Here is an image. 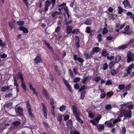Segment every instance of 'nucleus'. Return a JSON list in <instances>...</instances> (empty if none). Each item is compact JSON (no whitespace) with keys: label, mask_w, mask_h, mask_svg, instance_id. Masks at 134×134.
<instances>
[{"label":"nucleus","mask_w":134,"mask_h":134,"mask_svg":"<svg viewBox=\"0 0 134 134\" xmlns=\"http://www.w3.org/2000/svg\"><path fill=\"white\" fill-rule=\"evenodd\" d=\"M90 121L92 123V124L93 125L96 126L97 125V123L93 120H90Z\"/></svg>","instance_id":"obj_64"},{"label":"nucleus","mask_w":134,"mask_h":134,"mask_svg":"<svg viewBox=\"0 0 134 134\" xmlns=\"http://www.w3.org/2000/svg\"><path fill=\"white\" fill-rule=\"evenodd\" d=\"M61 29L60 27L57 26L55 29V31L57 33H58L60 31Z\"/></svg>","instance_id":"obj_61"},{"label":"nucleus","mask_w":134,"mask_h":134,"mask_svg":"<svg viewBox=\"0 0 134 134\" xmlns=\"http://www.w3.org/2000/svg\"><path fill=\"white\" fill-rule=\"evenodd\" d=\"M17 111L20 115L23 116L24 113L23 112V109L20 106L18 107L17 108Z\"/></svg>","instance_id":"obj_12"},{"label":"nucleus","mask_w":134,"mask_h":134,"mask_svg":"<svg viewBox=\"0 0 134 134\" xmlns=\"http://www.w3.org/2000/svg\"><path fill=\"white\" fill-rule=\"evenodd\" d=\"M75 37L77 40V41L75 43V45L77 48H79L80 47V39L79 37L77 36H76Z\"/></svg>","instance_id":"obj_16"},{"label":"nucleus","mask_w":134,"mask_h":134,"mask_svg":"<svg viewBox=\"0 0 134 134\" xmlns=\"http://www.w3.org/2000/svg\"><path fill=\"white\" fill-rule=\"evenodd\" d=\"M108 32V30L107 29L106 27H104L103 30L102 34H103L104 35L107 33Z\"/></svg>","instance_id":"obj_60"},{"label":"nucleus","mask_w":134,"mask_h":134,"mask_svg":"<svg viewBox=\"0 0 134 134\" xmlns=\"http://www.w3.org/2000/svg\"><path fill=\"white\" fill-rule=\"evenodd\" d=\"M66 108V106L65 105H62L59 108V110L62 112H63L65 110Z\"/></svg>","instance_id":"obj_28"},{"label":"nucleus","mask_w":134,"mask_h":134,"mask_svg":"<svg viewBox=\"0 0 134 134\" xmlns=\"http://www.w3.org/2000/svg\"><path fill=\"white\" fill-rule=\"evenodd\" d=\"M106 96V92H104L102 93L100 95V98H101L103 99Z\"/></svg>","instance_id":"obj_54"},{"label":"nucleus","mask_w":134,"mask_h":134,"mask_svg":"<svg viewBox=\"0 0 134 134\" xmlns=\"http://www.w3.org/2000/svg\"><path fill=\"white\" fill-rule=\"evenodd\" d=\"M127 63H129L133 59L131 52L127 53Z\"/></svg>","instance_id":"obj_9"},{"label":"nucleus","mask_w":134,"mask_h":134,"mask_svg":"<svg viewBox=\"0 0 134 134\" xmlns=\"http://www.w3.org/2000/svg\"><path fill=\"white\" fill-rule=\"evenodd\" d=\"M134 65V64L133 63H132L128 67L127 69L126 70V71L129 74H131L130 71L133 68Z\"/></svg>","instance_id":"obj_15"},{"label":"nucleus","mask_w":134,"mask_h":134,"mask_svg":"<svg viewBox=\"0 0 134 134\" xmlns=\"http://www.w3.org/2000/svg\"><path fill=\"white\" fill-rule=\"evenodd\" d=\"M86 93V91H84L81 92L80 97L81 99L83 100L84 99V98L85 97Z\"/></svg>","instance_id":"obj_29"},{"label":"nucleus","mask_w":134,"mask_h":134,"mask_svg":"<svg viewBox=\"0 0 134 134\" xmlns=\"http://www.w3.org/2000/svg\"><path fill=\"white\" fill-rule=\"evenodd\" d=\"M13 104V103L12 102L9 103H8L5 104L4 105V107L5 108H8L9 107L12 105Z\"/></svg>","instance_id":"obj_41"},{"label":"nucleus","mask_w":134,"mask_h":134,"mask_svg":"<svg viewBox=\"0 0 134 134\" xmlns=\"http://www.w3.org/2000/svg\"><path fill=\"white\" fill-rule=\"evenodd\" d=\"M108 65L107 63H105L103 65V69L104 70H106L108 68Z\"/></svg>","instance_id":"obj_53"},{"label":"nucleus","mask_w":134,"mask_h":134,"mask_svg":"<svg viewBox=\"0 0 134 134\" xmlns=\"http://www.w3.org/2000/svg\"><path fill=\"white\" fill-rule=\"evenodd\" d=\"M80 80V78L79 77H76L74 79V82L75 83H77L79 82Z\"/></svg>","instance_id":"obj_59"},{"label":"nucleus","mask_w":134,"mask_h":134,"mask_svg":"<svg viewBox=\"0 0 134 134\" xmlns=\"http://www.w3.org/2000/svg\"><path fill=\"white\" fill-rule=\"evenodd\" d=\"M13 80L14 81V85L16 86V87H19V85L17 83V81L15 76H13Z\"/></svg>","instance_id":"obj_34"},{"label":"nucleus","mask_w":134,"mask_h":134,"mask_svg":"<svg viewBox=\"0 0 134 134\" xmlns=\"http://www.w3.org/2000/svg\"><path fill=\"white\" fill-rule=\"evenodd\" d=\"M62 79L64 84L67 88V89L69 90V91L70 92H72V90L71 87L69 83L67 81L65 80L64 78H63Z\"/></svg>","instance_id":"obj_3"},{"label":"nucleus","mask_w":134,"mask_h":134,"mask_svg":"<svg viewBox=\"0 0 134 134\" xmlns=\"http://www.w3.org/2000/svg\"><path fill=\"white\" fill-rule=\"evenodd\" d=\"M131 87V85L129 84L126 85L125 87V91H129Z\"/></svg>","instance_id":"obj_46"},{"label":"nucleus","mask_w":134,"mask_h":134,"mask_svg":"<svg viewBox=\"0 0 134 134\" xmlns=\"http://www.w3.org/2000/svg\"><path fill=\"white\" fill-rule=\"evenodd\" d=\"M127 45L126 43L119 46L118 49L119 50L124 49L127 48Z\"/></svg>","instance_id":"obj_17"},{"label":"nucleus","mask_w":134,"mask_h":134,"mask_svg":"<svg viewBox=\"0 0 134 134\" xmlns=\"http://www.w3.org/2000/svg\"><path fill=\"white\" fill-rule=\"evenodd\" d=\"M134 43V39H131L130 41L128 42V43H126L127 44V45L128 46L130 44H132Z\"/></svg>","instance_id":"obj_62"},{"label":"nucleus","mask_w":134,"mask_h":134,"mask_svg":"<svg viewBox=\"0 0 134 134\" xmlns=\"http://www.w3.org/2000/svg\"><path fill=\"white\" fill-rule=\"evenodd\" d=\"M18 25L19 26H22L24 25V22L23 21H18L16 22Z\"/></svg>","instance_id":"obj_45"},{"label":"nucleus","mask_w":134,"mask_h":134,"mask_svg":"<svg viewBox=\"0 0 134 134\" xmlns=\"http://www.w3.org/2000/svg\"><path fill=\"white\" fill-rule=\"evenodd\" d=\"M92 23V21L91 19H87L85 22V24L87 25H90Z\"/></svg>","instance_id":"obj_27"},{"label":"nucleus","mask_w":134,"mask_h":134,"mask_svg":"<svg viewBox=\"0 0 134 134\" xmlns=\"http://www.w3.org/2000/svg\"><path fill=\"white\" fill-rule=\"evenodd\" d=\"M125 88V85L124 84H121L118 86V88L120 90H122Z\"/></svg>","instance_id":"obj_47"},{"label":"nucleus","mask_w":134,"mask_h":134,"mask_svg":"<svg viewBox=\"0 0 134 134\" xmlns=\"http://www.w3.org/2000/svg\"><path fill=\"white\" fill-rule=\"evenodd\" d=\"M101 118V116H98L95 118L94 119L95 121L97 122H98L100 120Z\"/></svg>","instance_id":"obj_55"},{"label":"nucleus","mask_w":134,"mask_h":134,"mask_svg":"<svg viewBox=\"0 0 134 134\" xmlns=\"http://www.w3.org/2000/svg\"><path fill=\"white\" fill-rule=\"evenodd\" d=\"M104 126L103 124H99L98 128V130L99 131H100L104 129Z\"/></svg>","instance_id":"obj_36"},{"label":"nucleus","mask_w":134,"mask_h":134,"mask_svg":"<svg viewBox=\"0 0 134 134\" xmlns=\"http://www.w3.org/2000/svg\"><path fill=\"white\" fill-rule=\"evenodd\" d=\"M113 93L112 92H109L107 93L106 95L108 96L109 97H110L113 96Z\"/></svg>","instance_id":"obj_48"},{"label":"nucleus","mask_w":134,"mask_h":134,"mask_svg":"<svg viewBox=\"0 0 134 134\" xmlns=\"http://www.w3.org/2000/svg\"><path fill=\"white\" fill-rule=\"evenodd\" d=\"M97 39L99 42H101L102 40V35L100 34L98 35L97 37Z\"/></svg>","instance_id":"obj_44"},{"label":"nucleus","mask_w":134,"mask_h":134,"mask_svg":"<svg viewBox=\"0 0 134 134\" xmlns=\"http://www.w3.org/2000/svg\"><path fill=\"white\" fill-rule=\"evenodd\" d=\"M80 134V133L78 131L76 130H74V132H72V131H70V134Z\"/></svg>","instance_id":"obj_58"},{"label":"nucleus","mask_w":134,"mask_h":134,"mask_svg":"<svg viewBox=\"0 0 134 134\" xmlns=\"http://www.w3.org/2000/svg\"><path fill=\"white\" fill-rule=\"evenodd\" d=\"M9 87H7L5 86H4L1 88V91L2 92H5L9 89Z\"/></svg>","instance_id":"obj_33"},{"label":"nucleus","mask_w":134,"mask_h":134,"mask_svg":"<svg viewBox=\"0 0 134 134\" xmlns=\"http://www.w3.org/2000/svg\"><path fill=\"white\" fill-rule=\"evenodd\" d=\"M41 104L43 108L42 111L43 112L44 116L45 118L47 119V110L46 107L44 103H41Z\"/></svg>","instance_id":"obj_4"},{"label":"nucleus","mask_w":134,"mask_h":134,"mask_svg":"<svg viewBox=\"0 0 134 134\" xmlns=\"http://www.w3.org/2000/svg\"><path fill=\"white\" fill-rule=\"evenodd\" d=\"M118 13L119 14H121L124 11H126L125 9H123L121 7H118Z\"/></svg>","instance_id":"obj_32"},{"label":"nucleus","mask_w":134,"mask_h":134,"mask_svg":"<svg viewBox=\"0 0 134 134\" xmlns=\"http://www.w3.org/2000/svg\"><path fill=\"white\" fill-rule=\"evenodd\" d=\"M126 131V129L125 126L122 128L121 132L122 134H125Z\"/></svg>","instance_id":"obj_52"},{"label":"nucleus","mask_w":134,"mask_h":134,"mask_svg":"<svg viewBox=\"0 0 134 134\" xmlns=\"http://www.w3.org/2000/svg\"><path fill=\"white\" fill-rule=\"evenodd\" d=\"M51 4V2L49 0H47L44 3V11L45 12L47 11L48 9V7Z\"/></svg>","instance_id":"obj_7"},{"label":"nucleus","mask_w":134,"mask_h":134,"mask_svg":"<svg viewBox=\"0 0 134 134\" xmlns=\"http://www.w3.org/2000/svg\"><path fill=\"white\" fill-rule=\"evenodd\" d=\"M42 61V58L40 55L39 54L34 59V63L36 64L41 63Z\"/></svg>","instance_id":"obj_6"},{"label":"nucleus","mask_w":134,"mask_h":134,"mask_svg":"<svg viewBox=\"0 0 134 134\" xmlns=\"http://www.w3.org/2000/svg\"><path fill=\"white\" fill-rule=\"evenodd\" d=\"M107 50L105 49H103L102 51L101 55L103 57H106L109 54L108 53H107Z\"/></svg>","instance_id":"obj_23"},{"label":"nucleus","mask_w":134,"mask_h":134,"mask_svg":"<svg viewBox=\"0 0 134 134\" xmlns=\"http://www.w3.org/2000/svg\"><path fill=\"white\" fill-rule=\"evenodd\" d=\"M66 125L68 127H72V122L71 120H69L66 122Z\"/></svg>","instance_id":"obj_22"},{"label":"nucleus","mask_w":134,"mask_h":134,"mask_svg":"<svg viewBox=\"0 0 134 134\" xmlns=\"http://www.w3.org/2000/svg\"><path fill=\"white\" fill-rule=\"evenodd\" d=\"M17 75L19 76L21 79V81H24V78L23 74L21 72H19L17 74Z\"/></svg>","instance_id":"obj_25"},{"label":"nucleus","mask_w":134,"mask_h":134,"mask_svg":"<svg viewBox=\"0 0 134 134\" xmlns=\"http://www.w3.org/2000/svg\"><path fill=\"white\" fill-rule=\"evenodd\" d=\"M14 22H13L12 21H9L8 22L9 26L11 30H12L13 28Z\"/></svg>","instance_id":"obj_26"},{"label":"nucleus","mask_w":134,"mask_h":134,"mask_svg":"<svg viewBox=\"0 0 134 134\" xmlns=\"http://www.w3.org/2000/svg\"><path fill=\"white\" fill-rule=\"evenodd\" d=\"M123 4L124 5V7L126 8L130 4V3L128 0H125L123 2Z\"/></svg>","instance_id":"obj_37"},{"label":"nucleus","mask_w":134,"mask_h":134,"mask_svg":"<svg viewBox=\"0 0 134 134\" xmlns=\"http://www.w3.org/2000/svg\"><path fill=\"white\" fill-rule=\"evenodd\" d=\"M66 30L67 34H70L72 32V29L69 26H68L67 27Z\"/></svg>","instance_id":"obj_39"},{"label":"nucleus","mask_w":134,"mask_h":134,"mask_svg":"<svg viewBox=\"0 0 134 134\" xmlns=\"http://www.w3.org/2000/svg\"><path fill=\"white\" fill-rule=\"evenodd\" d=\"M29 88L31 90L33 91V94H35L36 96H38V93L36 91L35 89L33 87L32 85L30 83H29Z\"/></svg>","instance_id":"obj_10"},{"label":"nucleus","mask_w":134,"mask_h":134,"mask_svg":"<svg viewBox=\"0 0 134 134\" xmlns=\"http://www.w3.org/2000/svg\"><path fill=\"white\" fill-rule=\"evenodd\" d=\"M63 116L61 114H59L58 115L57 120L59 122V124H61L62 121Z\"/></svg>","instance_id":"obj_24"},{"label":"nucleus","mask_w":134,"mask_h":134,"mask_svg":"<svg viewBox=\"0 0 134 134\" xmlns=\"http://www.w3.org/2000/svg\"><path fill=\"white\" fill-rule=\"evenodd\" d=\"M42 92L44 96L47 99H48L49 98V97L48 96V94L47 91L44 89H42Z\"/></svg>","instance_id":"obj_14"},{"label":"nucleus","mask_w":134,"mask_h":134,"mask_svg":"<svg viewBox=\"0 0 134 134\" xmlns=\"http://www.w3.org/2000/svg\"><path fill=\"white\" fill-rule=\"evenodd\" d=\"M42 41L46 45V46L48 49H50L51 51L52 52L53 51V48L50 46L49 43H48L46 40H42Z\"/></svg>","instance_id":"obj_11"},{"label":"nucleus","mask_w":134,"mask_h":134,"mask_svg":"<svg viewBox=\"0 0 134 134\" xmlns=\"http://www.w3.org/2000/svg\"><path fill=\"white\" fill-rule=\"evenodd\" d=\"M69 72L70 73V75L71 76V78L72 79H74V78L75 76L73 75L74 74L72 71L70 69H69Z\"/></svg>","instance_id":"obj_42"},{"label":"nucleus","mask_w":134,"mask_h":134,"mask_svg":"<svg viewBox=\"0 0 134 134\" xmlns=\"http://www.w3.org/2000/svg\"><path fill=\"white\" fill-rule=\"evenodd\" d=\"M112 108V107L111 104H109L107 105L105 107V108L107 110H109L111 109Z\"/></svg>","instance_id":"obj_57"},{"label":"nucleus","mask_w":134,"mask_h":134,"mask_svg":"<svg viewBox=\"0 0 134 134\" xmlns=\"http://www.w3.org/2000/svg\"><path fill=\"white\" fill-rule=\"evenodd\" d=\"M87 89V88L85 86L83 85L79 89V91L80 92H81L84 90Z\"/></svg>","instance_id":"obj_51"},{"label":"nucleus","mask_w":134,"mask_h":134,"mask_svg":"<svg viewBox=\"0 0 134 134\" xmlns=\"http://www.w3.org/2000/svg\"><path fill=\"white\" fill-rule=\"evenodd\" d=\"M112 84V82L111 80H107L105 83L106 85H111Z\"/></svg>","instance_id":"obj_56"},{"label":"nucleus","mask_w":134,"mask_h":134,"mask_svg":"<svg viewBox=\"0 0 134 134\" xmlns=\"http://www.w3.org/2000/svg\"><path fill=\"white\" fill-rule=\"evenodd\" d=\"M89 77L87 76L85 78L83 79L82 81V82L83 83V84H85L87 80L89 79Z\"/></svg>","instance_id":"obj_49"},{"label":"nucleus","mask_w":134,"mask_h":134,"mask_svg":"<svg viewBox=\"0 0 134 134\" xmlns=\"http://www.w3.org/2000/svg\"><path fill=\"white\" fill-rule=\"evenodd\" d=\"M21 124V122L18 121H16L14 122L13 123V125L15 126H19Z\"/></svg>","instance_id":"obj_38"},{"label":"nucleus","mask_w":134,"mask_h":134,"mask_svg":"<svg viewBox=\"0 0 134 134\" xmlns=\"http://www.w3.org/2000/svg\"><path fill=\"white\" fill-rule=\"evenodd\" d=\"M80 114L75 116L76 120L80 124H82L83 123V121L80 117Z\"/></svg>","instance_id":"obj_20"},{"label":"nucleus","mask_w":134,"mask_h":134,"mask_svg":"<svg viewBox=\"0 0 134 134\" xmlns=\"http://www.w3.org/2000/svg\"><path fill=\"white\" fill-rule=\"evenodd\" d=\"M69 116L68 114L64 116V121H66L69 118Z\"/></svg>","instance_id":"obj_50"},{"label":"nucleus","mask_w":134,"mask_h":134,"mask_svg":"<svg viewBox=\"0 0 134 134\" xmlns=\"http://www.w3.org/2000/svg\"><path fill=\"white\" fill-rule=\"evenodd\" d=\"M79 30L78 29H75L73 30L72 33L73 34H79Z\"/></svg>","instance_id":"obj_43"},{"label":"nucleus","mask_w":134,"mask_h":134,"mask_svg":"<svg viewBox=\"0 0 134 134\" xmlns=\"http://www.w3.org/2000/svg\"><path fill=\"white\" fill-rule=\"evenodd\" d=\"M101 77L99 76H94L93 79V80L96 81V82H98L100 80H101Z\"/></svg>","instance_id":"obj_31"},{"label":"nucleus","mask_w":134,"mask_h":134,"mask_svg":"<svg viewBox=\"0 0 134 134\" xmlns=\"http://www.w3.org/2000/svg\"><path fill=\"white\" fill-rule=\"evenodd\" d=\"M116 63L114 61L111 62L109 64V67L110 69H111L112 68L113 66Z\"/></svg>","instance_id":"obj_40"},{"label":"nucleus","mask_w":134,"mask_h":134,"mask_svg":"<svg viewBox=\"0 0 134 134\" xmlns=\"http://www.w3.org/2000/svg\"><path fill=\"white\" fill-rule=\"evenodd\" d=\"M26 105L27 108L28 109V112L31 118H35V116L32 113L31 106L29 101H26Z\"/></svg>","instance_id":"obj_2"},{"label":"nucleus","mask_w":134,"mask_h":134,"mask_svg":"<svg viewBox=\"0 0 134 134\" xmlns=\"http://www.w3.org/2000/svg\"><path fill=\"white\" fill-rule=\"evenodd\" d=\"M54 66L55 69L58 75H61V72L60 69L58 68V66L57 65H55Z\"/></svg>","instance_id":"obj_18"},{"label":"nucleus","mask_w":134,"mask_h":134,"mask_svg":"<svg viewBox=\"0 0 134 134\" xmlns=\"http://www.w3.org/2000/svg\"><path fill=\"white\" fill-rule=\"evenodd\" d=\"M73 58L74 60L76 61L78 60V62L81 63H82L84 60L83 59L80 57H78L77 55L76 54H74L73 55Z\"/></svg>","instance_id":"obj_8"},{"label":"nucleus","mask_w":134,"mask_h":134,"mask_svg":"<svg viewBox=\"0 0 134 134\" xmlns=\"http://www.w3.org/2000/svg\"><path fill=\"white\" fill-rule=\"evenodd\" d=\"M72 113L75 116L80 114V112L77 110V107L75 105H73L72 107Z\"/></svg>","instance_id":"obj_5"},{"label":"nucleus","mask_w":134,"mask_h":134,"mask_svg":"<svg viewBox=\"0 0 134 134\" xmlns=\"http://www.w3.org/2000/svg\"><path fill=\"white\" fill-rule=\"evenodd\" d=\"M7 45V44L6 42H3L2 40L0 39V47H3L6 46Z\"/></svg>","instance_id":"obj_35"},{"label":"nucleus","mask_w":134,"mask_h":134,"mask_svg":"<svg viewBox=\"0 0 134 134\" xmlns=\"http://www.w3.org/2000/svg\"><path fill=\"white\" fill-rule=\"evenodd\" d=\"M132 111L129 109H126L121 110L119 115V118H121L123 116L125 118H131L132 117Z\"/></svg>","instance_id":"obj_1"},{"label":"nucleus","mask_w":134,"mask_h":134,"mask_svg":"<svg viewBox=\"0 0 134 134\" xmlns=\"http://www.w3.org/2000/svg\"><path fill=\"white\" fill-rule=\"evenodd\" d=\"M88 115L89 117L91 118H93L94 116V114H93L92 113H89Z\"/></svg>","instance_id":"obj_63"},{"label":"nucleus","mask_w":134,"mask_h":134,"mask_svg":"<svg viewBox=\"0 0 134 134\" xmlns=\"http://www.w3.org/2000/svg\"><path fill=\"white\" fill-rule=\"evenodd\" d=\"M18 29L20 31H23L24 33H27L28 32L27 29L24 26H21L18 27Z\"/></svg>","instance_id":"obj_13"},{"label":"nucleus","mask_w":134,"mask_h":134,"mask_svg":"<svg viewBox=\"0 0 134 134\" xmlns=\"http://www.w3.org/2000/svg\"><path fill=\"white\" fill-rule=\"evenodd\" d=\"M121 56L120 55H118L116 56L115 59L114 60V61L115 63H117L121 59Z\"/></svg>","instance_id":"obj_21"},{"label":"nucleus","mask_w":134,"mask_h":134,"mask_svg":"<svg viewBox=\"0 0 134 134\" xmlns=\"http://www.w3.org/2000/svg\"><path fill=\"white\" fill-rule=\"evenodd\" d=\"M100 51V48L98 47H95L93 48L92 49V53L94 54V52H99Z\"/></svg>","instance_id":"obj_19"},{"label":"nucleus","mask_w":134,"mask_h":134,"mask_svg":"<svg viewBox=\"0 0 134 134\" xmlns=\"http://www.w3.org/2000/svg\"><path fill=\"white\" fill-rule=\"evenodd\" d=\"M60 14L59 12H58L57 11H55L52 13L51 15V16L53 18H54L56 15H59Z\"/></svg>","instance_id":"obj_30"}]
</instances>
